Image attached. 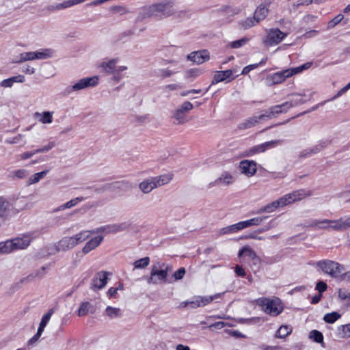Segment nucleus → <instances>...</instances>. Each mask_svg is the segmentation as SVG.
<instances>
[{
  "label": "nucleus",
  "mask_w": 350,
  "mask_h": 350,
  "mask_svg": "<svg viewBox=\"0 0 350 350\" xmlns=\"http://www.w3.org/2000/svg\"><path fill=\"white\" fill-rule=\"evenodd\" d=\"M109 275H111V273L105 271L96 273L92 279V287L96 289L103 288L107 284L108 276Z\"/></svg>",
  "instance_id": "2eb2a0df"
},
{
  "label": "nucleus",
  "mask_w": 350,
  "mask_h": 350,
  "mask_svg": "<svg viewBox=\"0 0 350 350\" xmlns=\"http://www.w3.org/2000/svg\"><path fill=\"white\" fill-rule=\"evenodd\" d=\"M33 238L34 237L33 233H26L23 234L21 237H17L14 239H12L11 240L14 250L26 249L30 245V243Z\"/></svg>",
  "instance_id": "4468645a"
},
{
  "label": "nucleus",
  "mask_w": 350,
  "mask_h": 350,
  "mask_svg": "<svg viewBox=\"0 0 350 350\" xmlns=\"http://www.w3.org/2000/svg\"><path fill=\"white\" fill-rule=\"evenodd\" d=\"M119 62L118 58H113L107 62H103L100 64V67L107 74H113L117 70V64Z\"/></svg>",
  "instance_id": "393cba45"
},
{
  "label": "nucleus",
  "mask_w": 350,
  "mask_h": 350,
  "mask_svg": "<svg viewBox=\"0 0 350 350\" xmlns=\"http://www.w3.org/2000/svg\"><path fill=\"white\" fill-rule=\"evenodd\" d=\"M187 59L198 64H201L209 59V53L205 50L192 52L187 55Z\"/></svg>",
  "instance_id": "aec40b11"
},
{
  "label": "nucleus",
  "mask_w": 350,
  "mask_h": 350,
  "mask_svg": "<svg viewBox=\"0 0 350 350\" xmlns=\"http://www.w3.org/2000/svg\"><path fill=\"white\" fill-rule=\"evenodd\" d=\"M327 285L323 281L319 282L316 285V289L321 293L326 291Z\"/></svg>",
  "instance_id": "0e129e2a"
},
{
  "label": "nucleus",
  "mask_w": 350,
  "mask_h": 350,
  "mask_svg": "<svg viewBox=\"0 0 350 350\" xmlns=\"http://www.w3.org/2000/svg\"><path fill=\"white\" fill-rule=\"evenodd\" d=\"M202 74V71L200 68H191L187 70L185 72V77L186 78H195Z\"/></svg>",
  "instance_id": "864d4df0"
},
{
  "label": "nucleus",
  "mask_w": 350,
  "mask_h": 350,
  "mask_svg": "<svg viewBox=\"0 0 350 350\" xmlns=\"http://www.w3.org/2000/svg\"><path fill=\"white\" fill-rule=\"evenodd\" d=\"M175 12L176 10L173 1L163 0L144 8L142 18L159 17L163 18L173 15Z\"/></svg>",
  "instance_id": "f03ea898"
},
{
  "label": "nucleus",
  "mask_w": 350,
  "mask_h": 350,
  "mask_svg": "<svg viewBox=\"0 0 350 350\" xmlns=\"http://www.w3.org/2000/svg\"><path fill=\"white\" fill-rule=\"evenodd\" d=\"M150 264V258L146 256L139 260H135L133 262L135 269H142L147 267Z\"/></svg>",
  "instance_id": "58836bf2"
},
{
  "label": "nucleus",
  "mask_w": 350,
  "mask_h": 350,
  "mask_svg": "<svg viewBox=\"0 0 350 350\" xmlns=\"http://www.w3.org/2000/svg\"><path fill=\"white\" fill-rule=\"evenodd\" d=\"M35 60L34 51L25 52L19 55L18 62Z\"/></svg>",
  "instance_id": "3c124183"
},
{
  "label": "nucleus",
  "mask_w": 350,
  "mask_h": 350,
  "mask_svg": "<svg viewBox=\"0 0 350 350\" xmlns=\"http://www.w3.org/2000/svg\"><path fill=\"white\" fill-rule=\"evenodd\" d=\"M267 218V217H254L249 220L244 221L245 228L250 227L252 226H258Z\"/></svg>",
  "instance_id": "a18cd8bd"
},
{
  "label": "nucleus",
  "mask_w": 350,
  "mask_h": 350,
  "mask_svg": "<svg viewBox=\"0 0 350 350\" xmlns=\"http://www.w3.org/2000/svg\"><path fill=\"white\" fill-rule=\"evenodd\" d=\"M73 5H75L73 0H66V1H64L63 3H57L55 5H52L51 7L50 10L52 11L59 10L70 8Z\"/></svg>",
  "instance_id": "c03bdc74"
},
{
  "label": "nucleus",
  "mask_w": 350,
  "mask_h": 350,
  "mask_svg": "<svg viewBox=\"0 0 350 350\" xmlns=\"http://www.w3.org/2000/svg\"><path fill=\"white\" fill-rule=\"evenodd\" d=\"M294 196L295 198L296 201L301 200L306 197L312 196V192L310 191H307L305 189H299L293 191Z\"/></svg>",
  "instance_id": "37998d69"
},
{
  "label": "nucleus",
  "mask_w": 350,
  "mask_h": 350,
  "mask_svg": "<svg viewBox=\"0 0 350 350\" xmlns=\"http://www.w3.org/2000/svg\"><path fill=\"white\" fill-rule=\"evenodd\" d=\"M25 81V77L19 75L1 81L0 85L2 88H11L14 83H23Z\"/></svg>",
  "instance_id": "c85d7f7f"
},
{
  "label": "nucleus",
  "mask_w": 350,
  "mask_h": 350,
  "mask_svg": "<svg viewBox=\"0 0 350 350\" xmlns=\"http://www.w3.org/2000/svg\"><path fill=\"white\" fill-rule=\"evenodd\" d=\"M14 176L18 178H25L27 175V171L25 169L16 170L13 172Z\"/></svg>",
  "instance_id": "338daca9"
},
{
  "label": "nucleus",
  "mask_w": 350,
  "mask_h": 350,
  "mask_svg": "<svg viewBox=\"0 0 350 350\" xmlns=\"http://www.w3.org/2000/svg\"><path fill=\"white\" fill-rule=\"evenodd\" d=\"M234 72L235 71L231 69L224 71L215 72L212 81V84L218 83L224 81H231L236 77L233 76Z\"/></svg>",
  "instance_id": "f3484780"
},
{
  "label": "nucleus",
  "mask_w": 350,
  "mask_h": 350,
  "mask_svg": "<svg viewBox=\"0 0 350 350\" xmlns=\"http://www.w3.org/2000/svg\"><path fill=\"white\" fill-rule=\"evenodd\" d=\"M76 246L72 236L65 237L57 243V250L58 251H67Z\"/></svg>",
  "instance_id": "b1692460"
},
{
  "label": "nucleus",
  "mask_w": 350,
  "mask_h": 350,
  "mask_svg": "<svg viewBox=\"0 0 350 350\" xmlns=\"http://www.w3.org/2000/svg\"><path fill=\"white\" fill-rule=\"evenodd\" d=\"M258 23L257 22V21L255 19V18L254 16L247 17L243 20H241L238 23V27L240 29L246 30V29H248L255 26Z\"/></svg>",
  "instance_id": "2f4dec72"
},
{
  "label": "nucleus",
  "mask_w": 350,
  "mask_h": 350,
  "mask_svg": "<svg viewBox=\"0 0 350 350\" xmlns=\"http://www.w3.org/2000/svg\"><path fill=\"white\" fill-rule=\"evenodd\" d=\"M338 298L340 301H345V306L350 307V291L345 288H339L338 291Z\"/></svg>",
  "instance_id": "f704fd0d"
},
{
  "label": "nucleus",
  "mask_w": 350,
  "mask_h": 350,
  "mask_svg": "<svg viewBox=\"0 0 350 350\" xmlns=\"http://www.w3.org/2000/svg\"><path fill=\"white\" fill-rule=\"evenodd\" d=\"M288 33L283 32L278 28H271L266 30L263 43L269 46L279 44L287 36Z\"/></svg>",
  "instance_id": "1a4fd4ad"
},
{
  "label": "nucleus",
  "mask_w": 350,
  "mask_h": 350,
  "mask_svg": "<svg viewBox=\"0 0 350 350\" xmlns=\"http://www.w3.org/2000/svg\"><path fill=\"white\" fill-rule=\"evenodd\" d=\"M248 41H249L248 38H243L240 40L230 42L228 45L230 48L238 49V48H240V47L245 45Z\"/></svg>",
  "instance_id": "603ef678"
},
{
  "label": "nucleus",
  "mask_w": 350,
  "mask_h": 350,
  "mask_svg": "<svg viewBox=\"0 0 350 350\" xmlns=\"http://www.w3.org/2000/svg\"><path fill=\"white\" fill-rule=\"evenodd\" d=\"M92 306L88 301H85L81 303L79 306V308L77 311V314L79 317H83L88 314L90 310L92 309Z\"/></svg>",
  "instance_id": "a19ab883"
},
{
  "label": "nucleus",
  "mask_w": 350,
  "mask_h": 350,
  "mask_svg": "<svg viewBox=\"0 0 350 350\" xmlns=\"http://www.w3.org/2000/svg\"><path fill=\"white\" fill-rule=\"evenodd\" d=\"M239 168L242 174L250 178L257 172V163L253 160H242L239 162Z\"/></svg>",
  "instance_id": "f8f14e48"
},
{
  "label": "nucleus",
  "mask_w": 350,
  "mask_h": 350,
  "mask_svg": "<svg viewBox=\"0 0 350 350\" xmlns=\"http://www.w3.org/2000/svg\"><path fill=\"white\" fill-rule=\"evenodd\" d=\"M291 105L290 103H286V102L278 105L272 106L268 111L264 113L266 118L271 119L275 116L277 114L286 113L289 109H291Z\"/></svg>",
  "instance_id": "dca6fc26"
},
{
  "label": "nucleus",
  "mask_w": 350,
  "mask_h": 350,
  "mask_svg": "<svg viewBox=\"0 0 350 350\" xmlns=\"http://www.w3.org/2000/svg\"><path fill=\"white\" fill-rule=\"evenodd\" d=\"M174 178L172 173L163 174L156 176H150L142 180L138 188L144 194H148L154 189L170 183Z\"/></svg>",
  "instance_id": "7ed1b4c3"
},
{
  "label": "nucleus",
  "mask_w": 350,
  "mask_h": 350,
  "mask_svg": "<svg viewBox=\"0 0 350 350\" xmlns=\"http://www.w3.org/2000/svg\"><path fill=\"white\" fill-rule=\"evenodd\" d=\"M130 229V224L127 222L109 224L94 230L96 233L115 234Z\"/></svg>",
  "instance_id": "9b49d317"
},
{
  "label": "nucleus",
  "mask_w": 350,
  "mask_h": 350,
  "mask_svg": "<svg viewBox=\"0 0 350 350\" xmlns=\"http://www.w3.org/2000/svg\"><path fill=\"white\" fill-rule=\"evenodd\" d=\"M49 172V170H44L40 172H38L33 174L31 177L28 179V185H33L38 183L41 179H42Z\"/></svg>",
  "instance_id": "ea45409f"
},
{
  "label": "nucleus",
  "mask_w": 350,
  "mask_h": 350,
  "mask_svg": "<svg viewBox=\"0 0 350 350\" xmlns=\"http://www.w3.org/2000/svg\"><path fill=\"white\" fill-rule=\"evenodd\" d=\"M193 108V104L189 101H186L182 104L179 109L185 113L187 111L191 110Z\"/></svg>",
  "instance_id": "680f3d73"
},
{
  "label": "nucleus",
  "mask_w": 350,
  "mask_h": 350,
  "mask_svg": "<svg viewBox=\"0 0 350 350\" xmlns=\"http://www.w3.org/2000/svg\"><path fill=\"white\" fill-rule=\"evenodd\" d=\"M281 140H272L254 146L242 152V156L245 157H252L255 154L262 153L268 149H271L281 144Z\"/></svg>",
  "instance_id": "9d476101"
},
{
  "label": "nucleus",
  "mask_w": 350,
  "mask_h": 350,
  "mask_svg": "<svg viewBox=\"0 0 350 350\" xmlns=\"http://www.w3.org/2000/svg\"><path fill=\"white\" fill-rule=\"evenodd\" d=\"M260 350H281V347L279 346H270L267 345H262L260 347Z\"/></svg>",
  "instance_id": "774afa93"
},
{
  "label": "nucleus",
  "mask_w": 350,
  "mask_h": 350,
  "mask_svg": "<svg viewBox=\"0 0 350 350\" xmlns=\"http://www.w3.org/2000/svg\"><path fill=\"white\" fill-rule=\"evenodd\" d=\"M309 226L314 230H327L342 232L350 228V215H345L337 219H313Z\"/></svg>",
  "instance_id": "f257e3e1"
},
{
  "label": "nucleus",
  "mask_w": 350,
  "mask_h": 350,
  "mask_svg": "<svg viewBox=\"0 0 350 350\" xmlns=\"http://www.w3.org/2000/svg\"><path fill=\"white\" fill-rule=\"evenodd\" d=\"M317 266L319 267L323 273L335 278L340 276L341 273L344 271L342 265L330 260H320L317 262Z\"/></svg>",
  "instance_id": "0eeeda50"
},
{
  "label": "nucleus",
  "mask_w": 350,
  "mask_h": 350,
  "mask_svg": "<svg viewBox=\"0 0 350 350\" xmlns=\"http://www.w3.org/2000/svg\"><path fill=\"white\" fill-rule=\"evenodd\" d=\"M84 200H85V198L82 196L77 197L75 198H73V199L68 201L65 204H63L59 206L58 207L55 208L53 212L57 213L59 211H64L65 209L71 208L74 207L75 206H76L77 204H78L79 202L83 201Z\"/></svg>",
  "instance_id": "a878e982"
},
{
  "label": "nucleus",
  "mask_w": 350,
  "mask_h": 350,
  "mask_svg": "<svg viewBox=\"0 0 350 350\" xmlns=\"http://www.w3.org/2000/svg\"><path fill=\"white\" fill-rule=\"evenodd\" d=\"M341 317V315L337 312L327 313L323 317V320L327 323H334Z\"/></svg>",
  "instance_id": "79ce46f5"
},
{
  "label": "nucleus",
  "mask_w": 350,
  "mask_h": 350,
  "mask_svg": "<svg viewBox=\"0 0 350 350\" xmlns=\"http://www.w3.org/2000/svg\"><path fill=\"white\" fill-rule=\"evenodd\" d=\"M53 50L45 49L38 51H34L35 59H44L50 58L53 55Z\"/></svg>",
  "instance_id": "72a5a7b5"
},
{
  "label": "nucleus",
  "mask_w": 350,
  "mask_h": 350,
  "mask_svg": "<svg viewBox=\"0 0 350 350\" xmlns=\"http://www.w3.org/2000/svg\"><path fill=\"white\" fill-rule=\"evenodd\" d=\"M265 119H266V117L264 113L261 114L260 116H253V117L249 118L248 119H247L245 121H243V122H241L239 125V128L240 129H247L252 128L253 126H255L259 122H260L262 120H265Z\"/></svg>",
  "instance_id": "4be33fe9"
},
{
  "label": "nucleus",
  "mask_w": 350,
  "mask_h": 350,
  "mask_svg": "<svg viewBox=\"0 0 350 350\" xmlns=\"http://www.w3.org/2000/svg\"><path fill=\"white\" fill-rule=\"evenodd\" d=\"M53 112L45 111L43 112H36L34 116L38 118L42 124H51L53 122Z\"/></svg>",
  "instance_id": "c756f323"
},
{
  "label": "nucleus",
  "mask_w": 350,
  "mask_h": 350,
  "mask_svg": "<svg viewBox=\"0 0 350 350\" xmlns=\"http://www.w3.org/2000/svg\"><path fill=\"white\" fill-rule=\"evenodd\" d=\"M128 69L126 66H118L117 70L113 72V76L111 78V80L116 82H119L122 79V72Z\"/></svg>",
  "instance_id": "49530a36"
},
{
  "label": "nucleus",
  "mask_w": 350,
  "mask_h": 350,
  "mask_svg": "<svg viewBox=\"0 0 350 350\" xmlns=\"http://www.w3.org/2000/svg\"><path fill=\"white\" fill-rule=\"evenodd\" d=\"M309 338L318 343H321L323 340L322 333L317 330L311 331L309 334Z\"/></svg>",
  "instance_id": "8fccbe9b"
},
{
  "label": "nucleus",
  "mask_w": 350,
  "mask_h": 350,
  "mask_svg": "<svg viewBox=\"0 0 350 350\" xmlns=\"http://www.w3.org/2000/svg\"><path fill=\"white\" fill-rule=\"evenodd\" d=\"M172 270V265L162 262H157L152 266L148 283L158 284L166 282L168 273Z\"/></svg>",
  "instance_id": "39448f33"
},
{
  "label": "nucleus",
  "mask_w": 350,
  "mask_h": 350,
  "mask_svg": "<svg viewBox=\"0 0 350 350\" xmlns=\"http://www.w3.org/2000/svg\"><path fill=\"white\" fill-rule=\"evenodd\" d=\"M338 329L341 331L343 338L350 337V323L346 325H342L338 327Z\"/></svg>",
  "instance_id": "6e6d98bb"
},
{
  "label": "nucleus",
  "mask_w": 350,
  "mask_h": 350,
  "mask_svg": "<svg viewBox=\"0 0 350 350\" xmlns=\"http://www.w3.org/2000/svg\"><path fill=\"white\" fill-rule=\"evenodd\" d=\"M55 146V142H51L47 145L43 146L42 148H38L36 150V152H46L51 150Z\"/></svg>",
  "instance_id": "bf43d9fd"
},
{
  "label": "nucleus",
  "mask_w": 350,
  "mask_h": 350,
  "mask_svg": "<svg viewBox=\"0 0 350 350\" xmlns=\"http://www.w3.org/2000/svg\"><path fill=\"white\" fill-rule=\"evenodd\" d=\"M16 213V212L10 202L3 198H0V217L7 219Z\"/></svg>",
  "instance_id": "6ab92c4d"
},
{
  "label": "nucleus",
  "mask_w": 350,
  "mask_h": 350,
  "mask_svg": "<svg viewBox=\"0 0 350 350\" xmlns=\"http://www.w3.org/2000/svg\"><path fill=\"white\" fill-rule=\"evenodd\" d=\"M234 182V177L229 172H224L214 181L209 183V188L215 185L228 186Z\"/></svg>",
  "instance_id": "a211bd4d"
},
{
  "label": "nucleus",
  "mask_w": 350,
  "mask_h": 350,
  "mask_svg": "<svg viewBox=\"0 0 350 350\" xmlns=\"http://www.w3.org/2000/svg\"><path fill=\"white\" fill-rule=\"evenodd\" d=\"M344 19V16L342 14H338L334 18L329 21L327 23V29H331L335 27Z\"/></svg>",
  "instance_id": "09e8293b"
},
{
  "label": "nucleus",
  "mask_w": 350,
  "mask_h": 350,
  "mask_svg": "<svg viewBox=\"0 0 350 350\" xmlns=\"http://www.w3.org/2000/svg\"><path fill=\"white\" fill-rule=\"evenodd\" d=\"M185 113L180 109H177L174 112L173 117L177 121V124H181L185 123L187 120L185 118Z\"/></svg>",
  "instance_id": "de8ad7c7"
},
{
  "label": "nucleus",
  "mask_w": 350,
  "mask_h": 350,
  "mask_svg": "<svg viewBox=\"0 0 350 350\" xmlns=\"http://www.w3.org/2000/svg\"><path fill=\"white\" fill-rule=\"evenodd\" d=\"M95 233L96 232H94V230H82L72 237L74 239L75 245H77L78 244H80L84 242L85 241L88 240L92 234Z\"/></svg>",
  "instance_id": "cd10ccee"
},
{
  "label": "nucleus",
  "mask_w": 350,
  "mask_h": 350,
  "mask_svg": "<svg viewBox=\"0 0 350 350\" xmlns=\"http://www.w3.org/2000/svg\"><path fill=\"white\" fill-rule=\"evenodd\" d=\"M291 327L288 325H282L276 332L275 337L278 338H284L288 335H289L291 333Z\"/></svg>",
  "instance_id": "c9c22d12"
},
{
  "label": "nucleus",
  "mask_w": 350,
  "mask_h": 350,
  "mask_svg": "<svg viewBox=\"0 0 350 350\" xmlns=\"http://www.w3.org/2000/svg\"><path fill=\"white\" fill-rule=\"evenodd\" d=\"M247 256L250 260H254L255 264L259 262V258L256 252L249 246L243 247L239 252V256Z\"/></svg>",
  "instance_id": "7c9ffc66"
},
{
  "label": "nucleus",
  "mask_w": 350,
  "mask_h": 350,
  "mask_svg": "<svg viewBox=\"0 0 350 350\" xmlns=\"http://www.w3.org/2000/svg\"><path fill=\"white\" fill-rule=\"evenodd\" d=\"M317 18V16H315V15H313V14H306V15H305L303 17L302 21L305 24H308V23H311L314 22Z\"/></svg>",
  "instance_id": "052dcab7"
},
{
  "label": "nucleus",
  "mask_w": 350,
  "mask_h": 350,
  "mask_svg": "<svg viewBox=\"0 0 350 350\" xmlns=\"http://www.w3.org/2000/svg\"><path fill=\"white\" fill-rule=\"evenodd\" d=\"M14 251L11 239L0 242V255L8 254Z\"/></svg>",
  "instance_id": "473e14b6"
},
{
  "label": "nucleus",
  "mask_w": 350,
  "mask_h": 350,
  "mask_svg": "<svg viewBox=\"0 0 350 350\" xmlns=\"http://www.w3.org/2000/svg\"><path fill=\"white\" fill-rule=\"evenodd\" d=\"M53 313V309L49 310V312L42 317L41 321L40 323V325H41L42 326L46 327L47 323H49Z\"/></svg>",
  "instance_id": "4d7b16f0"
},
{
  "label": "nucleus",
  "mask_w": 350,
  "mask_h": 350,
  "mask_svg": "<svg viewBox=\"0 0 350 350\" xmlns=\"http://www.w3.org/2000/svg\"><path fill=\"white\" fill-rule=\"evenodd\" d=\"M103 240V237L96 236L92 238L90 240L86 242L83 247L82 248V252L84 254H87L91 251L98 247Z\"/></svg>",
  "instance_id": "5701e85b"
},
{
  "label": "nucleus",
  "mask_w": 350,
  "mask_h": 350,
  "mask_svg": "<svg viewBox=\"0 0 350 350\" xmlns=\"http://www.w3.org/2000/svg\"><path fill=\"white\" fill-rule=\"evenodd\" d=\"M280 208L279 203L278 200H275L272 202L271 203H269L267 204L266 206H263L258 211V213H272L275 211L277 208Z\"/></svg>",
  "instance_id": "4c0bfd02"
},
{
  "label": "nucleus",
  "mask_w": 350,
  "mask_h": 350,
  "mask_svg": "<svg viewBox=\"0 0 350 350\" xmlns=\"http://www.w3.org/2000/svg\"><path fill=\"white\" fill-rule=\"evenodd\" d=\"M185 273V269L184 267H181L174 273L173 277L175 280H180L184 277Z\"/></svg>",
  "instance_id": "13d9d810"
},
{
  "label": "nucleus",
  "mask_w": 350,
  "mask_h": 350,
  "mask_svg": "<svg viewBox=\"0 0 350 350\" xmlns=\"http://www.w3.org/2000/svg\"><path fill=\"white\" fill-rule=\"evenodd\" d=\"M306 101L302 100L301 98H293L289 101H287L286 103H290L291 105V108L295 106L301 105L304 103Z\"/></svg>",
  "instance_id": "69168bd1"
},
{
  "label": "nucleus",
  "mask_w": 350,
  "mask_h": 350,
  "mask_svg": "<svg viewBox=\"0 0 350 350\" xmlns=\"http://www.w3.org/2000/svg\"><path fill=\"white\" fill-rule=\"evenodd\" d=\"M327 144V143L325 142H320L319 144H317V146H315L312 148H308V149L303 150L300 153V157H311L312 155L317 154V152H319L324 147L326 146Z\"/></svg>",
  "instance_id": "bb28decb"
},
{
  "label": "nucleus",
  "mask_w": 350,
  "mask_h": 350,
  "mask_svg": "<svg viewBox=\"0 0 350 350\" xmlns=\"http://www.w3.org/2000/svg\"><path fill=\"white\" fill-rule=\"evenodd\" d=\"M105 313L110 319L118 318L122 315L121 310L119 308L111 306H107L105 309Z\"/></svg>",
  "instance_id": "e433bc0d"
},
{
  "label": "nucleus",
  "mask_w": 350,
  "mask_h": 350,
  "mask_svg": "<svg viewBox=\"0 0 350 350\" xmlns=\"http://www.w3.org/2000/svg\"><path fill=\"white\" fill-rule=\"evenodd\" d=\"M256 304L267 314L277 317L282 313L284 308V304L278 297L272 299L262 297L256 300Z\"/></svg>",
  "instance_id": "423d86ee"
},
{
  "label": "nucleus",
  "mask_w": 350,
  "mask_h": 350,
  "mask_svg": "<svg viewBox=\"0 0 350 350\" xmlns=\"http://www.w3.org/2000/svg\"><path fill=\"white\" fill-rule=\"evenodd\" d=\"M176 72L172 71L168 68H162L159 70L158 75L162 78H167L172 77Z\"/></svg>",
  "instance_id": "5fc2aeb1"
},
{
  "label": "nucleus",
  "mask_w": 350,
  "mask_h": 350,
  "mask_svg": "<svg viewBox=\"0 0 350 350\" xmlns=\"http://www.w3.org/2000/svg\"><path fill=\"white\" fill-rule=\"evenodd\" d=\"M270 1H265L260 4L256 9L254 13V17L258 23L264 20L269 12V8L270 6Z\"/></svg>",
  "instance_id": "412c9836"
},
{
  "label": "nucleus",
  "mask_w": 350,
  "mask_h": 350,
  "mask_svg": "<svg viewBox=\"0 0 350 350\" xmlns=\"http://www.w3.org/2000/svg\"><path fill=\"white\" fill-rule=\"evenodd\" d=\"M224 293H216L211 296H195L190 301V308H196L205 306L214 299L221 297Z\"/></svg>",
  "instance_id": "ddd939ff"
},
{
  "label": "nucleus",
  "mask_w": 350,
  "mask_h": 350,
  "mask_svg": "<svg viewBox=\"0 0 350 350\" xmlns=\"http://www.w3.org/2000/svg\"><path fill=\"white\" fill-rule=\"evenodd\" d=\"M311 66V62H307L296 68H288L282 71L269 75L267 77L265 83L268 86L281 83L284 82L287 78H289L295 75L299 74L302 71L310 68Z\"/></svg>",
  "instance_id": "20e7f679"
},
{
  "label": "nucleus",
  "mask_w": 350,
  "mask_h": 350,
  "mask_svg": "<svg viewBox=\"0 0 350 350\" xmlns=\"http://www.w3.org/2000/svg\"><path fill=\"white\" fill-rule=\"evenodd\" d=\"M280 207H284L287 205L291 204L286 195H284L277 200Z\"/></svg>",
  "instance_id": "e2e57ef3"
},
{
  "label": "nucleus",
  "mask_w": 350,
  "mask_h": 350,
  "mask_svg": "<svg viewBox=\"0 0 350 350\" xmlns=\"http://www.w3.org/2000/svg\"><path fill=\"white\" fill-rule=\"evenodd\" d=\"M99 78L98 76L82 78L77 81L74 84L66 88L68 94L79 92L88 88L95 87L98 84Z\"/></svg>",
  "instance_id": "6e6552de"
}]
</instances>
